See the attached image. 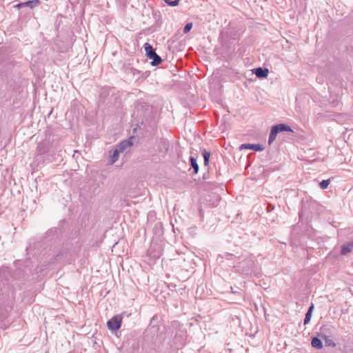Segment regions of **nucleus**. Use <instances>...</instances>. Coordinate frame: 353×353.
Instances as JSON below:
<instances>
[{
    "mask_svg": "<svg viewBox=\"0 0 353 353\" xmlns=\"http://www.w3.org/2000/svg\"><path fill=\"white\" fill-rule=\"evenodd\" d=\"M61 254H57V256H56L55 259H57L58 257L60 256Z\"/></svg>",
    "mask_w": 353,
    "mask_h": 353,
    "instance_id": "obj_24",
    "label": "nucleus"
},
{
    "mask_svg": "<svg viewBox=\"0 0 353 353\" xmlns=\"http://www.w3.org/2000/svg\"><path fill=\"white\" fill-rule=\"evenodd\" d=\"M122 319L119 316H115L110 319L108 323V327L111 330H118L121 325Z\"/></svg>",
    "mask_w": 353,
    "mask_h": 353,
    "instance_id": "obj_4",
    "label": "nucleus"
},
{
    "mask_svg": "<svg viewBox=\"0 0 353 353\" xmlns=\"http://www.w3.org/2000/svg\"><path fill=\"white\" fill-rule=\"evenodd\" d=\"M254 265V263L252 259H245L239 263L237 271L244 274H249L252 272Z\"/></svg>",
    "mask_w": 353,
    "mask_h": 353,
    "instance_id": "obj_3",
    "label": "nucleus"
},
{
    "mask_svg": "<svg viewBox=\"0 0 353 353\" xmlns=\"http://www.w3.org/2000/svg\"><path fill=\"white\" fill-rule=\"evenodd\" d=\"M192 22H190V23H187L183 28V33L184 34H187L188 33L190 30L192 29Z\"/></svg>",
    "mask_w": 353,
    "mask_h": 353,
    "instance_id": "obj_17",
    "label": "nucleus"
},
{
    "mask_svg": "<svg viewBox=\"0 0 353 353\" xmlns=\"http://www.w3.org/2000/svg\"><path fill=\"white\" fill-rule=\"evenodd\" d=\"M312 314H305V319H304V324L306 325L308 323L311 319Z\"/></svg>",
    "mask_w": 353,
    "mask_h": 353,
    "instance_id": "obj_20",
    "label": "nucleus"
},
{
    "mask_svg": "<svg viewBox=\"0 0 353 353\" xmlns=\"http://www.w3.org/2000/svg\"><path fill=\"white\" fill-rule=\"evenodd\" d=\"M311 345L313 347L317 348V349H322L323 348V343L320 339L317 337H313L311 341Z\"/></svg>",
    "mask_w": 353,
    "mask_h": 353,
    "instance_id": "obj_12",
    "label": "nucleus"
},
{
    "mask_svg": "<svg viewBox=\"0 0 353 353\" xmlns=\"http://www.w3.org/2000/svg\"><path fill=\"white\" fill-rule=\"evenodd\" d=\"M49 150V146L44 142H40L37 147V153L38 155L44 154Z\"/></svg>",
    "mask_w": 353,
    "mask_h": 353,
    "instance_id": "obj_8",
    "label": "nucleus"
},
{
    "mask_svg": "<svg viewBox=\"0 0 353 353\" xmlns=\"http://www.w3.org/2000/svg\"><path fill=\"white\" fill-rule=\"evenodd\" d=\"M273 208H274V207H271V205H268V210H270V209H272Z\"/></svg>",
    "mask_w": 353,
    "mask_h": 353,
    "instance_id": "obj_23",
    "label": "nucleus"
},
{
    "mask_svg": "<svg viewBox=\"0 0 353 353\" xmlns=\"http://www.w3.org/2000/svg\"><path fill=\"white\" fill-rule=\"evenodd\" d=\"M273 208H274V207H271V205H268V210H270V209H272Z\"/></svg>",
    "mask_w": 353,
    "mask_h": 353,
    "instance_id": "obj_22",
    "label": "nucleus"
},
{
    "mask_svg": "<svg viewBox=\"0 0 353 353\" xmlns=\"http://www.w3.org/2000/svg\"><path fill=\"white\" fill-rule=\"evenodd\" d=\"M282 132H292L293 130L287 124L285 123H279L275 125H273L271 128L270 133L269 135L268 139V143L270 145L272 144L276 139V136L279 133Z\"/></svg>",
    "mask_w": 353,
    "mask_h": 353,
    "instance_id": "obj_1",
    "label": "nucleus"
},
{
    "mask_svg": "<svg viewBox=\"0 0 353 353\" xmlns=\"http://www.w3.org/2000/svg\"><path fill=\"white\" fill-rule=\"evenodd\" d=\"M232 292L233 293H236L237 292H236V290H234V291L232 290Z\"/></svg>",
    "mask_w": 353,
    "mask_h": 353,
    "instance_id": "obj_26",
    "label": "nucleus"
},
{
    "mask_svg": "<svg viewBox=\"0 0 353 353\" xmlns=\"http://www.w3.org/2000/svg\"><path fill=\"white\" fill-rule=\"evenodd\" d=\"M154 317L155 316H152V319H151V322L154 319Z\"/></svg>",
    "mask_w": 353,
    "mask_h": 353,
    "instance_id": "obj_25",
    "label": "nucleus"
},
{
    "mask_svg": "<svg viewBox=\"0 0 353 353\" xmlns=\"http://www.w3.org/2000/svg\"><path fill=\"white\" fill-rule=\"evenodd\" d=\"M330 183V179L323 180L321 182H320L319 186L321 189L324 190L327 188Z\"/></svg>",
    "mask_w": 353,
    "mask_h": 353,
    "instance_id": "obj_16",
    "label": "nucleus"
},
{
    "mask_svg": "<svg viewBox=\"0 0 353 353\" xmlns=\"http://www.w3.org/2000/svg\"><path fill=\"white\" fill-rule=\"evenodd\" d=\"M322 338L324 340L326 346L332 347L336 346V343L333 341L330 336L323 335L322 336Z\"/></svg>",
    "mask_w": 353,
    "mask_h": 353,
    "instance_id": "obj_13",
    "label": "nucleus"
},
{
    "mask_svg": "<svg viewBox=\"0 0 353 353\" xmlns=\"http://www.w3.org/2000/svg\"><path fill=\"white\" fill-rule=\"evenodd\" d=\"M353 248V241L352 242L348 243L346 245H343L341 247V253L342 255H347L352 251V248Z\"/></svg>",
    "mask_w": 353,
    "mask_h": 353,
    "instance_id": "obj_10",
    "label": "nucleus"
},
{
    "mask_svg": "<svg viewBox=\"0 0 353 353\" xmlns=\"http://www.w3.org/2000/svg\"><path fill=\"white\" fill-rule=\"evenodd\" d=\"M120 153L121 152L115 148V149L113 150L112 153L110 156L109 161L110 164L114 163L119 159Z\"/></svg>",
    "mask_w": 353,
    "mask_h": 353,
    "instance_id": "obj_11",
    "label": "nucleus"
},
{
    "mask_svg": "<svg viewBox=\"0 0 353 353\" xmlns=\"http://www.w3.org/2000/svg\"><path fill=\"white\" fill-rule=\"evenodd\" d=\"M190 162L191 166L194 169V172L195 174H196L198 172V171H199V165H198V163L196 162V159L194 157H190Z\"/></svg>",
    "mask_w": 353,
    "mask_h": 353,
    "instance_id": "obj_14",
    "label": "nucleus"
},
{
    "mask_svg": "<svg viewBox=\"0 0 353 353\" xmlns=\"http://www.w3.org/2000/svg\"><path fill=\"white\" fill-rule=\"evenodd\" d=\"M160 144L162 145V148L165 150V151L168 150L169 148V142L165 140H162L160 142Z\"/></svg>",
    "mask_w": 353,
    "mask_h": 353,
    "instance_id": "obj_19",
    "label": "nucleus"
},
{
    "mask_svg": "<svg viewBox=\"0 0 353 353\" xmlns=\"http://www.w3.org/2000/svg\"><path fill=\"white\" fill-rule=\"evenodd\" d=\"M240 149H249L261 152L264 150V147L261 144L243 143L240 146Z\"/></svg>",
    "mask_w": 353,
    "mask_h": 353,
    "instance_id": "obj_5",
    "label": "nucleus"
},
{
    "mask_svg": "<svg viewBox=\"0 0 353 353\" xmlns=\"http://www.w3.org/2000/svg\"><path fill=\"white\" fill-rule=\"evenodd\" d=\"M143 48L145 51V54L147 57L150 59H152L151 64L153 66L158 65L160 64L162 61V59L159 55H158L155 50H154L153 47L148 43H145L143 45Z\"/></svg>",
    "mask_w": 353,
    "mask_h": 353,
    "instance_id": "obj_2",
    "label": "nucleus"
},
{
    "mask_svg": "<svg viewBox=\"0 0 353 353\" xmlns=\"http://www.w3.org/2000/svg\"><path fill=\"white\" fill-rule=\"evenodd\" d=\"M132 145V142L129 139L121 141L119 144L117 145L115 148L121 153L129 149Z\"/></svg>",
    "mask_w": 353,
    "mask_h": 353,
    "instance_id": "obj_6",
    "label": "nucleus"
},
{
    "mask_svg": "<svg viewBox=\"0 0 353 353\" xmlns=\"http://www.w3.org/2000/svg\"><path fill=\"white\" fill-rule=\"evenodd\" d=\"M168 5L170 6H176L179 4L180 0H163Z\"/></svg>",
    "mask_w": 353,
    "mask_h": 353,
    "instance_id": "obj_18",
    "label": "nucleus"
},
{
    "mask_svg": "<svg viewBox=\"0 0 353 353\" xmlns=\"http://www.w3.org/2000/svg\"><path fill=\"white\" fill-rule=\"evenodd\" d=\"M313 309H314V305H313V304H312V305L310 306V307L308 308V310H307V312H306V313H307V314H312V311H313Z\"/></svg>",
    "mask_w": 353,
    "mask_h": 353,
    "instance_id": "obj_21",
    "label": "nucleus"
},
{
    "mask_svg": "<svg viewBox=\"0 0 353 353\" xmlns=\"http://www.w3.org/2000/svg\"><path fill=\"white\" fill-rule=\"evenodd\" d=\"M253 73L258 77V78H266L268 75L269 70L267 68H263L261 67L254 68L253 70Z\"/></svg>",
    "mask_w": 353,
    "mask_h": 353,
    "instance_id": "obj_7",
    "label": "nucleus"
},
{
    "mask_svg": "<svg viewBox=\"0 0 353 353\" xmlns=\"http://www.w3.org/2000/svg\"><path fill=\"white\" fill-rule=\"evenodd\" d=\"M201 154L204 159V165L208 166L209 164V159L210 157V152L207 151L206 150H203L201 152Z\"/></svg>",
    "mask_w": 353,
    "mask_h": 353,
    "instance_id": "obj_15",
    "label": "nucleus"
},
{
    "mask_svg": "<svg viewBox=\"0 0 353 353\" xmlns=\"http://www.w3.org/2000/svg\"><path fill=\"white\" fill-rule=\"evenodd\" d=\"M40 1L39 0H32V1H28L26 2L21 3L17 5L18 8H23V7H29L30 8H34L39 6Z\"/></svg>",
    "mask_w": 353,
    "mask_h": 353,
    "instance_id": "obj_9",
    "label": "nucleus"
}]
</instances>
